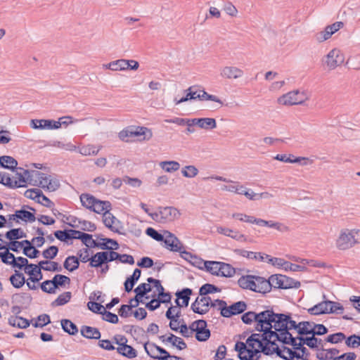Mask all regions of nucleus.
<instances>
[{
    "instance_id": "nucleus-1",
    "label": "nucleus",
    "mask_w": 360,
    "mask_h": 360,
    "mask_svg": "<svg viewBox=\"0 0 360 360\" xmlns=\"http://www.w3.org/2000/svg\"><path fill=\"white\" fill-rule=\"evenodd\" d=\"M280 314L275 313L272 309H266L258 313L255 330L259 333L264 332L269 334V337H274L277 340L278 331L272 330L276 326V320Z\"/></svg>"
},
{
    "instance_id": "nucleus-2",
    "label": "nucleus",
    "mask_w": 360,
    "mask_h": 360,
    "mask_svg": "<svg viewBox=\"0 0 360 360\" xmlns=\"http://www.w3.org/2000/svg\"><path fill=\"white\" fill-rule=\"evenodd\" d=\"M262 333H252L248 337L245 344L252 349H259L260 352L264 353L265 355H271L272 354V347L276 345L277 340L274 337H269V334L266 332Z\"/></svg>"
},
{
    "instance_id": "nucleus-3",
    "label": "nucleus",
    "mask_w": 360,
    "mask_h": 360,
    "mask_svg": "<svg viewBox=\"0 0 360 360\" xmlns=\"http://www.w3.org/2000/svg\"><path fill=\"white\" fill-rule=\"evenodd\" d=\"M274 328L278 332L277 340L282 342L283 338H288L287 333H290V330L295 329L298 331L299 323L292 320L290 314H280Z\"/></svg>"
},
{
    "instance_id": "nucleus-4",
    "label": "nucleus",
    "mask_w": 360,
    "mask_h": 360,
    "mask_svg": "<svg viewBox=\"0 0 360 360\" xmlns=\"http://www.w3.org/2000/svg\"><path fill=\"white\" fill-rule=\"evenodd\" d=\"M181 215L179 210L174 207H160L158 210L149 214V216L158 223L165 224L173 221Z\"/></svg>"
},
{
    "instance_id": "nucleus-5",
    "label": "nucleus",
    "mask_w": 360,
    "mask_h": 360,
    "mask_svg": "<svg viewBox=\"0 0 360 360\" xmlns=\"http://www.w3.org/2000/svg\"><path fill=\"white\" fill-rule=\"evenodd\" d=\"M358 244L353 229H342L335 240V246L339 250H347Z\"/></svg>"
},
{
    "instance_id": "nucleus-6",
    "label": "nucleus",
    "mask_w": 360,
    "mask_h": 360,
    "mask_svg": "<svg viewBox=\"0 0 360 360\" xmlns=\"http://www.w3.org/2000/svg\"><path fill=\"white\" fill-rule=\"evenodd\" d=\"M23 254L30 259L37 258L39 254V251L36 249L32 242L28 240H24L22 241H10L8 243L7 250H12L13 252H18L19 251L18 248L23 247Z\"/></svg>"
},
{
    "instance_id": "nucleus-7",
    "label": "nucleus",
    "mask_w": 360,
    "mask_h": 360,
    "mask_svg": "<svg viewBox=\"0 0 360 360\" xmlns=\"http://www.w3.org/2000/svg\"><path fill=\"white\" fill-rule=\"evenodd\" d=\"M70 278L65 275L56 274L51 280H46L41 283V289L43 292L49 294L56 292V289L59 286L63 287L65 285H70Z\"/></svg>"
},
{
    "instance_id": "nucleus-8",
    "label": "nucleus",
    "mask_w": 360,
    "mask_h": 360,
    "mask_svg": "<svg viewBox=\"0 0 360 360\" xmlns=\"http://www.w3.org/2000/svg\"><path fill=\"white\" fill-rule=\"evenodd\" d=\"M141 135H144L143 139L145 140H149L152 138L153 133L150 129L144 127H138L136 128L129 127L124 129L118 134L120 139L126 142L129 141V138H132Z\"/></svg>"
},
{
    "instance_id": "nucleus-9",
    "label": "nucleus",
    "mask_w": 360,
    "mask_h": 360,
    "mask_svg": "<svg viewBox=\"0 0 360 360\" xmlns=\"http://www.w3.org/2000/svg\"><path fill=\"white\" fill-rule=\"evenodd\" d=\"M307 99L308 97L304 91L295 90L279 97L278 102L284 105H294L302 104Z\"/></svg>"
},
{
    "instance_id": "nucleus-10",
    "label": "nucleus",
    "mask_w": 360,
    "mask_h": 360,
    "mask_svg": "<svg viewBox=\"0 0 360 360\" xmlns=\"http://www.w3.org/2000/svg\"><path fill=\"white\" fill-rule=\"evenodd\" d=\"M219 302V309L221 315L226 318L243 313L247 309V304L244 301L236 302L229 307H227L226 302Z\"/></svg>"
},
{
    "instance_id": "nucleus-11",
    "label": "nucleus",
    "mask_w": 360,
    "mask_h": 360,
    "mask_svg": "<svg viewBox=\"0 0 360 360\" xmlns=\"http://www.w3.org/2000/svg\"><path fill=\"white\" fill-rule=\"evenodd\" d=\"M271 288L280 289L298 288L300 283L297 281L281 274L271 276Z\"/></svg>"
},
{
    "instance_id": "nucleus-12",
    "label": "nucleus",
    "mask_w": 360,
    "mask_h": 360,
    "mask_svg": "<svg viewBox=\"0 0 360 360\" xmlns=\"http://www.w3.org/2000/svg\"><path fill=\"white\" fill-rule=\"evenodd\" d=\"M235 350L238 352V358L240 360H259L260 350L248 347L243 342H237L235 345Z\"/></svg>"
},
{
    "instance_id": "nucleus-13",
    "label": "nucleus",
    "mask_w": 360,
    "mask_h": 360,
    "mask_svg": "<svg viewBox=\"0 0 360 360\" xmlns=\"http://www.w3.org/2000/svg\"><path fill=\"white\" fill-rule=\"evenodd\" d=\"M210 307H214L212 300L210 296H198L191 304L192 311L200 315L207 314L210 311Z\"/></svg>"
},
{
    "instance_id": "nucleus-14",
    "label": "nucleus",
    "mask_w": 360,
    "mask_h": 360,
    "mask_svg": "<svg viewBox=\"0 0 360 360\" xmlns=\"http://www.w3.org/2000/svg\"><path fill=\"white\" fill-rule=\"evenodd\" d=\"M324 62L330 70H335L343 62V57L340 54V51L337 49L330 51L326 56Z\"/></svg>"
},
{
    "instance_id": "nucleus-15",
    "label": "nucleus",
    "mask_w": 360,
    "mask_h": 360,
    "mask_svg": "<svg viewBox=\"0 0 360 360\" xmlns=\"http://www.w3.org/2000/svg\"><path fill=\"white\" fill-rule=\"evenodd\" d=\"M110 66H112V71L125 70L127 69L136 70L139 68V65L137 61L134 60L118 59L112 61Z\"/></svg>"
},
{
    "instance_id": "nucleus-16",
    "label": "nucleus",
    "mask_w": 360,
    "mask_h": 360,
    "mask_svg": "<svg viewBox=\"0 0 360 360\" xmlns=\"http://www.w3.org/2000/svg\"><path fill=\"white\" fill-rule=\"evenodd\" d=\"M165 239L164 243L167 249L172 252H179L184 247L179 238L168 231H165Z\"/></svg>"
},
{
    "instance_id": "nucleus-17",
    "label": "nucleus",
    "mask_w": 360,
    "mask_h": 360,
    "mask_svg": "<svg viewBox=\"0 0 360 360\" xmlns=\"http://www.w3.org/2000/svg\"><path fill=\"white\" fill-rule=\"evenodd\" d=\"M197 324L195 338L199 342L207 340L211 335L210 330L207 328V321L202 319L195 321Z\"/></svg>"
},
{
    "instance_id": "nucleus-18",
    "label": "nucleus",
    "mask_w": 360,
    "mask_h": 360,
    "mask_svg": "<svg viewBox=\"0 0 360 360\" xmlns=\"http://www.w3.org/2000/svg\"><path fill=\"white\" fill-rule=\"evenodd\" d=\"M254 278L255 285L253 291L263 294L270 292L272 288L271 276L269 279H266L263 277L254 276Z\"/></svg>"
},
{
    "instance_id": "nucleus-19",
    "label": "nucleus",
    "mask_w": 360,
    "mask_h": 360,
    "mask_svg": "<svg viewBox=\"0 0 360 360\" xmlns=\"http://www.w3.org/2000/svg\"><path fill=\"white\" fill-rule=\"evenodd\" d=\"M30 125L35 129H57L60 128V124L51 120H32Z\"/></svg>"
},
{
    "instance_id": "nucleus-20",
    "label": "nucleus",
    "mask_w": 360,
    "mask_h": 360,
    "mask_svg": "<svg viewBox=\"0 0 360 360\" xmlns=\"http://www.w3.org/2000/svg\"><path fill=\"white\" fill-rule=\"evenodd\" d=\"M22 172H17V177L15 178L14 181H16L18 188L25 186V184L29 182L30 184L34 180V172L35 171H30L28 169H24L22 168H18Z\"/></svg>"
},
{
    "instance_id": "nucleus-21",
    "label": "nucleus",
    "mask_w": 360,
    "mask_h": 360,
    "mask_svg": "<svg viewBox=\"0 0 360 360\" xmlns=\"http://www.w3.org/2000/svg\"><path fill=\"white\" fill-rule=\"evenodd\" d=\"M165 316L167 319L170 320L169 322V328L174 330L177 332L179 330V327H178L176 323L178 321V319L181 316V310L180 309H177L176 307L171 306L168 308L166 311Z\"/></svg>"
},
{
    "instance_id": "nucleus-22",
    "label": "nucleus",
    "mask_w": 360,
    "mask_h": 360,
    "mask_svg": "<svg viewBox=\"0 0 360 360\" xmlns=\"http://www.w3.org/2000/svg\"><path fill=\"white\" fill-rule=\"evenodd\" d=\"M49 261L44 260L39 262L38 266L34 264V267L29 271H25V273L30 276L29 280L33 283L38 282L42 279L43 275L41 273L42 267H45L44 264H49Z\"/></svg>"
},
{
    "instance_id": "nucleus-23",
    "label": "nucleus",
    "mask_w": 360,
    "mask_h": 360,
    "mask_svg": "<svg viewBox=\"0 0 360 360\" xmlns=\"http://www.w3.org/2000/svg\"><path fill=\"white\" fill-rule=\"evenodd\" d=\"M220 75L229 79H238L243 75V71L235 66H226L221 70Z\"/></svg>"
},
{
    "instance_id": "nucleus-24",
    "label": "nucleus",
    "mask_w": 360,
    "mask_h": 360,
    "mask_svg": "<svg viewBox=\"0 0 360 360\" xmlns=\"http://www.w3.org/2000/svg\"><path fill=\"white\" fill-rule=\"evenodd\" d=\"M287 335H288V338H283V341L281 342L292 346L293 349L301 348L304 347V345H307V337L304 338L303 335H300L297 338H294L291 333H287Z\"/></svg>"
},
{
    "instance_id": "nucleus-25",
    "label": "nucleus",
    "mask_w": 360,
    "mask_h": 360,
    "mask_svg": "<svg viewBox=\"0 0 360 360\" xmlns=\"http://www.w3.org/2000/svg\"><path fill=\"white\" fill-rule=\"evenodd\" d=\"M217 231L219 233L230 237L237 241L245 242L247 240V237L238 231H233L222 226L217 227Z\"/></svg>"
},
{
    "instance_id": "nucleus-26",
    "label": "nucleus",
    "mask_w": 360,
    "mask_h": 360,
    "mask_svg": "<svg viewBox=\"0 0 360 360\" xmlns=\"http://www.w3.org/2000/svg\"><path fill=\"white\" fill-rule=\"evenodd\" d=\"M196 127L205 130H212L217 127V122L214 118L202 117L195 118Z\"/></svg>"
},
{
    "instance_id": "nucleus-27",
    "label": "nucleus",
    "mask_w": 360,
    "mask_h": 360,
    "mask_svg": "<svg viewBox=\"0 0 360 360\" xmlns=\"http://www.w3.org/2000/svg\"><path fill=\"white\" fill-rule=\"evenodd\" d=\"M81 335L87 339L99 340L101 338V332L96 328L88 326H83L80 330Z\"/></svg>"
},
{
    "instance_id": "nucleus-28",
    "label": "nucleus",
    "mask_w": 360,
    "mask_h": 360,
    "mask_svg": "<svg viewBox=\"0 0 360 360\" xmlns=\"http://www.w3.org/2000/svg\"><path fill=\"white\" fill-rule=\"evenodd\" d=\"M8 324L18 328H27L30 326V322L28 319L19 316H11L8 319Z\"/></svg>"
},
{
    "instance_id": "nucleus-29",
    "label": "nucleus",
    "mask_w": 360,
    "mask_h": 360,
    "mask_svg": "<svg viewBox=\"0 0 360 360\" xmlns=\"http://www.w3.org/2000/svg\"><path fill=\"white\" fill-rule=\"evenodd\" d=\"M115 349L118 354L128 359H133L137 356L136 350L127 343L122 344L120 347H117Z\"/></svg>"
},
{
    "instance_id": "nucleus-30",
    "label": "nucleus",
    "mask_w": 360,
    "mask_h": 360,
    "mask_svg": "<svg viewBox=\"0 0 360 360\" xmlns=\"http://www.w3.org/2000/svg\"><path fill=\"white\" fill-rule=\"evenodd\" d=\"M111 208V204L109 201H102L100 200H96L95 202V205H94L91 211L98 213V214H103L107 213Z\"/></svg>"
},
{
    "instance_id": "nucleus-31",
    "label": "nucleus",
    "mask_w": 360,
    "mask_h": 360,
    "mask_svg": "<svg viewBox=\"0 0 360 360\" xmlns=\"http://www.w3.org/2000/svg\"><path fill=\"white\" fill-rule=\"evenodd\" d=\"M1 167L13 171L17 169L18 162L11 156L3 155L0 157Z\"/></svg>"
},
{
    "instance_id": "nucleus-32",
    "label": "nucleus",
    "mask_w": 360,
    "mask_h": 360,
    "mask_svg": "<svg viewBox=\"0 0 360 360\" xmlns=\"http://www.w3.org/2000/svg\"><path fill=\"white\" fill-rule=\"evenodd\" d=\"M12 285L15 288H20L23 286L25 278L22 273L15 270V274L11 276L9 278Z\"/></svg>"
},
{
    "instance_id": "nucleus-33",
    "label": "nucleus",
    "mask_w": 360,
    "mask_h": 360,
    "mask_svg": "<svg viewBox=\"0 0 360 360\" xmlns=\"http://www.w3.org/2000/svg\"><path fill=\"white\" fill-rule=\"evenodd\" d=\"M193 290L191 288H185L180 291L176 292V296L178 299L182 300L181 306L186 307L188 305L190 301V296L191 295Z\"/></svg>"
},
{
    "instance_id": "nucleus-34",
    "label": "nucleus",
    "mask_w": 360,
    "mask_h": 360,
    "mask_svg": "<svg viewBox=\"0 0 360 360\" xmlns=\"http://www.w3.org/2000/svg\"><path fill=\"white\" fill-rule=\"evenodd\" d=\"M294 352V349H290L288 347L283 346L282 349H280L278 345L276 343V345L273 346L271 352L273 354H276L278 356L283 359V357H288L289 356H292Z\"/></svg>"
},
{
    "instance_id": "nucleus-35",
    "label": "nucleus",
    "mask_w": 360,
    "mask_h": 360,
    "mask_svg": "<svg viewBox=\"0 0 360 360\" xmlns=\"http://www.w3.org/2000/svg\"><path fill=\"white\" fill-rule=\"evenodd\" d=\"M11 265L19 269L25 266V271L30 270L34 266L33 264H29L27 259L22 257H16V262L11 261Z\"/></svg>"
},
{
    "instance_id": "nucleus-36",
    "label": "nucleus",
    "mask_w": 360,
    "mask_h": 360,
    "mask_svg": "<svg viewBox=\"0 0 360 360\" xmlns=\"http://www.w3.org/2000/svg\"><path fill=\"white\" fill-rule=\"evenodd\" d=\"M15 217H17V219H21L25 222H34L37 219L32 212L23 209L16 210Z\"/></svg>"
},
{
    "instance_id": "nucleus-37",
    "label": "nucleus",
    "mask_w": 360,
    "mask_h": 360,
    "mask_svg": "<svg viewBox=\"0 0 360 360\" xmlns=\"http://www.w3.org/2000/svg\"><path fill=\"white\" fill-rule=\"evenodd\" d=\"M61 327L63 330L71 335H75L78 333V328L77 326L69 319H62Z\"/></svg>"
},
{
    "instance_id": "nucleus-38",
    "label": "nucleus",
    "mask_w": 360,
    "mask_h": 360,
    "mask_svg": "<svg viewBox=\"0 0 360 360\" xmlns=\"http://www.w3.org/2000/svg\"><path fill=\"white\" fill-rule=\"evenodd\" d=\"M308 313L311 315H320L327 314V301H323L308 309Z\"/></svg>"
},
{
    "instance_id": "nucleus-39",
    "label": "nucleus",
    "mask_w": 360,
    "mask_h": 360,
    "mask_svg": "<svg viewBox=\"0 0 360 360\" xmlns=\"http://www.w3.org/2000/svg\"><path fill=\"white\" fill-rule=\"evenodd\" d=\"M72 297V292L67 291L64 292L62 294L59 295V296L51 302V306L53 307L63 306L69 302Z\"/></svg>"
},
{
    "instance_id": "nucleus-40",
    "label": "nucleus",
    "mask_w": 360,
    "mask_h": 360,
    "mask_svg": "<svg viewBox=\"0 0 360 360\" xmlns=\"http://www.w3.org/2000/svg\"><path fill=\"white\" fill-rule=\"evenodd\" d=\"M238 283L240 288L243 289H249L253 291L255 285L254 276L248 275L246 276H242L239 278Z\"/></svg>"
},
{
    "instance_id": "nucleus-41",
    "label": "nucleus",
    "mask_w": 360,
    "mask_h": 360,
    "mask_svg": "<svg viewBox=\"0 0 360 360\" xmlns=\"http://www.w3.org/2000/svg\"><path fill=\"white\" fill-rule=\"evenodd\" d=\"M34 179H35V182L38 181L37 185L39 187L42 188L43 189L47 191V183L49 182V176H47L46 174L38 171H35L34 172Z\"/></svg>"
},
{
    "instance_id": "nucleus-42",
    "label": "nucleus",
    "mask_w": 360,
    "mask_h": 360,
    "mask_svg": "<svg viewBox=\"0 0 360 360\" xmlns=\"http://www.w3.org/2000/svg\"><path fill=\"white\" fill-rule=\"evenodd\" d=\"M63 266L67 270L74 271L79 268V259L75 256H69L65 259Z\"/></svg>"
},
{
    "instance_id": "nucleus-43",
    "label": "nucleus",
    "mask_w": 360,
    "mask_h": 360,
    "mask_svg": "<svg viewBox=\"0 0 360 360\" xmlns=\"http://www.w3.org/2000/svg\"><path fill=\"white\" fill-rule=\"evenodd\" d=\"M97 199L92 195L89 193H82L80 195V201L82 205L86 208L91 210L94 205H95V202Z\"/></svg>"
},
{
    "instance_id": "nucleus-44",
    "label": "nucleus",
    "mask_w": 360,
    "mask_h": 360,
    "mask_svg": "<svg viewBox=\"0 0 360 360\" xmlns=\"http://www.w3.org/2000/svg\"><path fill=\"white\" fill-rule=\"evenodd\" d=\"M101 148V146L96 148L94 145L83 146L78 149V152L84 156L96 155L98 153Z\"/></svg>"
},
{
    "instance_id": "nucleus-45",
    "label": "nucleus",
    "mask_w": 360,
    "mask_h": 360,
    "mask_svg": "<svg viewBox=\"0 0 360 360\" xmlns=\"http://www.w3.org/2000/svg\"><path fill=\"white\" fill-rule=\"evenodd\" d=\"M115 219V217L111 214L110 212H108L107 213H104L103 214V221L105 226L108 228L110 231L112 232L119 233V234H123L122 232L118 231L117 229H115L113 226V220Z\"/></svg>"
},
{
    "instance_id": "nucleus-46",
    "label": "nucleus",
    "mask_w": 360,
    "mask_h": 360,
    "mask_svg": "<svg viewBox=\"0 0 360 360\" xmlns=\"http://www.w3.org/2000/svg\"><path fill=\"white\" fill-rule=\"evenodd\" d=\"M221 263V262L206 261L204 269L210 274L219 276Z\"/></svg>"
},
{
    "instance_id": "nucleus-47",
    "label": "nucleus",
    "mask_w": 360,
    "mask_h": 360,
    "mask_svg": "<svg viewBox=\"0 0 360 360\" xmlns=\"http://www.w3.org/2000/svg\"><path fill=\"white\" fill-rule=\"evenodd\" d=\"M7 239L11 241L16 240L18 239L26 237L25 233L21 229H12L7 231L5 234Z\"/></svg>"
},
{
    "instance_id": "nucleus-48",
    "label": "nucleus",
    "mask_w": 360,
    "mask_h": 360,
    "mask_svg": "<svg viewBox=\"0 0 360 360\" xmlns=\"http://www.w3.org/2000/svg\"><path fill=\"white\" fill-rule=\"evenodd\" d=\"M221 289L213 284L205 283L199 289V295L208 296L209 294L220 292Z\"/></svg>"
},
{
    "instance_id": "nucleus-49",
    "label": "nucleus",
    "mask_w": 360,
    "mask_h": 360,
    "mask_svg": "<svg viewBox=\"0 0 360 360\" xmlns=\"http://www.w3.org/2000/svg\"><path fill=\"white\" fill-rule=\"evenodd\" d=\"M160 167L167 172H173L179 170L180 164L176 161H162L160 162Z\"/></svg>"
},
{
    "instance_id": "nucleus-50",
    "label": "nucleus",
    "mask_w": 360,
    "mask_h": 360,
    "mask_svg": "<svg viewBox=\"0 0 360 360\" xmlns=\"http://www.w3.org/2000/svg\"><path fill=\"white\" fill-rule=\"evenodd\" d=\"M327 314H342L344 311L343 306L339 302L327 300Z\"/></svg>"
},
{
    "instance_id": "nucleus-51",
    "label": "nucleus",
    "mask_w": 360,
    "mask_h": 360,
    "mask_svg": "<svg viewBox=\"0 0 360 360\" xmlns=\"http://www.w3.org/2000/svg\"><path fill=\"white\" fill-rule=\"evenodd\" d=\"M236 274V269L229 264L221 262L219 276L231 277Z\"/></svg>"
},
{
    "instance_id": "nucleus-52",
    "label": "nucleus",
    "mask_w": 360,
    "mask_h": 360,
    "mask_svg": "<svg viewBox=\"0 0 360 360\" xmlns=\"http://www.w3.org/2000/svg\"><path fill=\"white\" fill-rule=\"evenodd\" d=\"M314 323L309 321H301L299 323L297 333L300 335H311Z\"/></svg>"
},
{
    "instance_id": "nucleus-53",
    "label": "nucleus",
    "mask_w": 360,
    "mask_h": 360,
    "mask_svg": "<svg viewBox=\"0 0 360 360\" xmlns=\"http://www.w3.org/2000/svg\"><path fill=\"white\" fill-rule=\"evenodd\" d=\"M233 184L231 185H223L221 188L222 191H226L231 193H235L237 194L242 193L243 191V186L240 185L238 181L231 182Z\"/></svg>"
},
{
    "instance_id": "nucleus-54",
    "label": "nucleus",
    "mask_w": 360,
    "mask_h": 360,
    "mask_svg": "<svg viewBox=\"0 0 360 360\" xmlns=\"http://www.w3.org/2000/svg\"><path fill=\"white\" fill-rule=\"evenodd\" d=\"M198 99L200 101H212L219 103L221 105H223V102L215 95L207 94L204 89H199Z\"/></svg>"
},
{
    "instance_id": "nucleus-55",
    "label": "nucleus",
    "mask_w": 360,
    "mask_h": 360,
    "mask_svg": "<svg viewBox=\"0 0 360 360\" xmlns=\"http://www.w3.org/2000/svg\"><path fill=\"white\" fill-rule=\"evenodd\" d=\"M293 157H294V155H290L289 157H287V155L285 154H278L274 157V159L281 161V162H289V163H296V162H300L302 160H307L306 158H301V157H298V158H296L294 159L291 158Z\"/></svg>"
},
{
    "instance_id": "nucleus-56",
    "label": "nucleus",
    "mask_w": 360,
    "mask_h": 360,
    "mask_svg": "<svg viewBox=\"0 0 360 360\" xmlns=\"http://www.w3.org/2000/svg\"><path fill=\"white\" fill-rule=\"evenodd\" d=\"M152 290V288L148 283H141L135 289L134 292L137 294L139 297H143L147 293Z\"/></svg>"
},
{
    "instance_id": "nucleus-57",
    "label": "nucleus",
    "mask_w": 360,
    "mask_h": 360,
    "mask_svg": "<svg viewBox=\"0 0 360 360\" xmlns=\"http://www.w3.org/2000/svg\"><path fill=\"white\" fill-rule=\"evenodd\" d=\"M146 233L151 237L153 239L155 240L158 242H164L165 239V235H162L158 231H157L155 229L151 227H148L146 230Z\"/></svg>"
},
{
    "instance_id": "nucleus-58",
    "label": "nucleus",
    "mask_w": 360,
    "mask_h": 360,
    "mask_svg": "<svg viewBox=\"0 0 360 360\" xmlns=\"http://www.w3.org/2000/svg\"><path fill=\"white\" fill-rule=\"evenodd\" d=\"M345 338L346 336L343 333L338 332L328 335L326 341L332 344H338L342 342Z\"/></svg>"
},
{
    "instance_id": "nucleus-59",
    "label": "nucleus",
    "mask_w": 360,
    "mask_h": 360,
    "mask_svg": "<svg viewBox=\"0 0 360 360\" xmlns=\"http://www.w3.org/2000/svg\"><path fill=\"white\" fill-rule=\"evenodd\" d=\"M257 316L258 313L255 311H248L242 315L241 320L245 324H251L253 321L257 323Z\"/></svg>"
},
{
    "instance_id": "nucleus-60",
    "label": "nucleus",
    "mask_w": 360,
    "mask_h": 360,
    "mask_svg": "<svg viewBox=\"0 0 360 360\" xmlns=\"http://www.w3.org/2000/svg\"><path fill=\"white\" fill-rule=\"evenodd\" d=\"M181 173L185 177L193 178L198 174V170L195 166L188 165L182 169Z\"/></svg>"
},
{
    "instance_id": "nucleus-61",
    "label": "nucleus",
    "mask_w": 360,
    "mask_h": 360,
    "mask_svg": "<svg viewBox=\"0 0 360 360\" xmlns=\"http://www.w3.org/2000/svg\"><path fill=\"white\" fill-rule=\"evenodd\" d=\"M41 194V191L39 188H32L28 189L25 192V196L27 198L35 200L36 202H39L40 195Z\"/></svg>"
},
{
    "instance_id": "nucleus-62",
    "label": "nucleus",
    "mask_w": 360,
    "mask_h": 360,
    "mask_svg": "<svg viewBox=\"0 0 360 360\" xmlns=\"http://www.w3.org/2000/svg\"><path fill=\"white\" fill-rule=\"evenodd\" d=\"M345 344L347 347L355 348L360 346V336L357 335H352L349 336L346 340Z\"/></svg>"
},
{
    "instance_id": "nucleus-63",
    "label": "nucleus",
    "mask_w": 360,
    "mask_h": 360,
    "mask_svg": "<svg viewBox=\"0 0 360 360\" xmlns=\"http://www.w3.org/2000/svg\"><path fill=\"white\" fill-rule=\"evenodd\" d=\"M58 252V247L52 245L42 252V255L46 259H52L55 258Z\"/></svg>"
},
{
    "instance_id": "nucleus-64",
    "label": "nucleus",
    "mask_w": 360,
    "mask_h": 360,
    "mask_svg": "<svg viewBox=\"0 0 360 360\" xmlns=\"http://www.w3.org/2000/svg\"><path fill=\"white\" fill-rule=\"evenodd\" d=\"M49 323H51L50 316L48 314H41L37 317V321L33 323V326L35 328H42Z\"/></svg>"
}]
</instances>
